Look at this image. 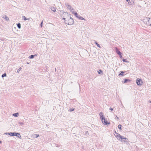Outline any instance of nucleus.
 <instances>
[{
  "label": "nucleus",
  "instance_id": "nucleus-1",
  "mask_svg": "<svg viewBox=\"0 0 151 151\" xmlns=\"http://www.w3.org/2000/svg\"><path fill=\"white\" fill-rule=\"evenodd\" d=\"M100 116V118L102 122L104 125H108L110 124V123L108 122L107 120H106L105 117L104 116V114L102 112H100L99 114Z\"/></svg>",
  "mask_w": 151,
  "mask_h": 151
},
{
  "label": "nucleus",
  "instance_id": "nucleus-2",
  "mask_svg": "<svg viewBox=\"0 0 151 151\" xmlns=\"http://www.w3.org/2000/svg\"><path fill=\"white\" fill-rule=\"evenodd\" d=\"M65 22H66V24L69 25L73 24L74 22L73 19L71 17H70V19L68 20H65Z\"/></svg>",
  "mask_w": 151,
  "mask_h": 151
},
{
  "label": "nucleus",
  "instance_id": "nucleus-3",
  "mask_svg": "<svg viewBox=\"0 0 151 151\" xmlns=\"http://www.w3.org/2000/svg\"><path fill=\"white\" fill-rule=\"evenodd\" d=\"M9 134H10L11 136H16L20 138V139H21V136L20 135V134L16 132H12L11 133Z\"/></svg>",
  "mask_w": 151,
  "mask_h": 151
},
{
  "label": "nucleus",
  "instance_id": "nucleus-4",
  "mask_svg": "<svg viewBox=\"0 0 151 151\" xmlns=\"http://www.w3.org/2000/svg\"><path fill=\"white\" fill-rule=\"evenodd\" d=\"M120 139H121L120 141L122 142H127L128 141V139L127 138L123 137L122 136V137L119 138L118 140H119Z\"/></svg>",
  "mask_w": 151,
  "mask_h": 151
},
{
  "label": "nucleus",
  "instance_id": "nucleus-5",
  "mask_svg": "<svg viewBox=\"0 0 151 151\" xmlns=\"http://www.w3.org/2000/svg\"><path fill=\"white\" fill-rule=\"evenodd\" d=\"M136 82L137 85L138 86L142 85L143 83V82L142 80L141 79L139 78H137V79Z\"/></svg>",
  "mask_w": 151,
  "mask_h": 151
},
{
  "label": "nucleus",
  "instance_id": "nucleus-6",
  "mask_svg": "<svg viewBox=\"0 0 151 151\" xmlns=\"http://www.w3.org/2000/svg\"><path fill=\"white\" fill-rule=\"evenodd\" d=\"M114 131L115 133V134H114L115 136L118 139L120 137H122V136L121 135L119 134L116 132L115 130Z\"/></svg>",
  "mask_w": 151,
  "mask_h": 151
},
{
  "label": "nucleus",
  "instance_id": "nucleus-7",
  "mask_svg": "<svg viewBox=\"0 0 151 151\" xmlns=\"http://www.w3.org/2000/svg\"><path fill=\"white\" fill-rule=\"evenodd\" d=\"M115 50L116 53L119 55L121 56L122 54L121 52L119 51V49L116 47L115 48Z\"/></svg>",
  "mask_w": 151,
  "mask_h": 151
},
{
  "label": "nucleus",
  "instance_id": "nucleus-8",
  "mask_svg": "<svg viewBox=\"0 0 151 151\" xmlns=\"http://www.w3.org/2000/svg\"><path fill=\"white\" fill-rule=\"evenodd\" d=\"M65 5L66 6L68 9H69L70 10V11L72 12V10H71V8H72V7L69 4H68V3H65Z\"/></svg>",
  "mask_w": 151,
  "mask_h": 151
},
{
  "label": "nucleus",
  "instance_id": "nucleus-9",
  "mask_svg": "<svg viewBox=\"0 0 151 151\" xmlns=\"http://www.w3.org/2000/svg\"><path fill=\"white\" fill-rule=\"evenodd\" d=\"M131 81L130 80L127 79H124V80L122 81V83H126L129 82H130Z\"/></svg>",
  "mask_w": 151,
  "mask_h": 151
},
{
  "label": "nucleus",
  "instance_id": "nucleus-10",
  "mask_svg": "<svg viewBox=\"0 0 151 151\" xmlns=\"http://www.w3.org/2000/svg\"><path fill=\"white\" fill-rule=\"evenodd\" d=\"M149 18L145 17V18L143 19V22L145 23H146L147 24V23L148 22V19Z\"/></svg>",
  "mask_w": 151,
  "mask_h": 151
},
{
  "label": "nucleus",
  "instance_id": "nucleus-11",
  "mask_svg": "<svg viewBox=\"0 0 151 151\" xmlns=\"http://www.w3.org/2000/svg\"><path fill=\"white\" fill-rule=\"evenodd\" d=\"M148 20V22L147 23V24L149 26H151V18H149Z\"/></svg>",
  "mask_w": 151,
  "mask_h": 151
},
{
  "label": "nucleus",
  "instance_id": "nucleus-12",
  "mask_svg": "<svg viewBox=\"0 0 151 151\" xmlns=\"http://www.w3.org/2000/svg\"><path fill=\"white\" fill-rule=\"evenodd\" d=\"M125 71H121L119 72L120 73L119 74L118 76H124V73H125Z\"/></svg>",
  "mask_w": 151,
  "mask_h": 151
},
{
  "label": "nucleus",
  "instance_id": "nucleus-13",
  "mask_svg": "<svg viewBox=\"0 0 151 151\" xmlns=\"http://www.w3.org/2000/svg\"><path fill=\"white\" fill-rule=\"evenodd\" d=\"M51 10L54 12H56V9L55 7L53 6H51L50 7Z\"/></svg>",
  "mask_w": 151,
  "mask_h": 151
},
{
  "label": "nucleus",
  "instance_id": "nucleus-14",
  "mask_svg": "<svg viewBox=\"0 0 151 151\" xmlns=\"http://www.w3.org/2000/svg\"><path fill=\"white\" fill-rule=\"evenodd\" d=\"M39 136V135L38 134H35L32 135V137L33 138H37Z\"/></svg>",
  "mask_w": 151,
  "mask_h": 151
},
{
  "label": "nucleus",
  "instance_id": "nucleus-15",
  "mask_svg": "<svg viewBox=\"0 0 151 151\" xmlns=\"http://www.w3.org/2000/svg\"><path fill=\"white\" fill-rule=\"evenodd\" d=\"M77 18L79 20H85V19L84 18L81 17V16L80 15H79L78 16V17Z\"/></svg>",
  "mask_w": 151,
  "mask_h": 151
},
{
  "label": "nucleus",
  "instance_id": "nucleus-16",
  "mask_svg": "<svg viewBox=\"0 0 151 151\" xmlns=\"http://www.w3.org/2000/svg\"><path fill=\"white\" fill-rule=\"evenodd\" d=\"M94 43L97 45V46L98 47H99L100 48H101V47L100 46V45L98 44L96 40H94Z\"/></svg>",
  "mask_w": 151,
  "mask_h": 151
},
{
  "label": "nucleus",
  "instance_id": "nucleus-17",
  "mask_svg": "<svg viewBox=\"0 0 151 151\" xmlns=\"http://www.w3.org/2000/svg\"><path fill=\"white\" fill-rule=\"evenodd\" d=\"M72 13L73 14H74V15L76 16V17L77 18L78 17V16H79V15H78V13L76 12H74L73 11V12H72Z\"/></svg>",
  "mask_w": 151,
  "mask_h": 151
},
{
  "label": "nucleus",
  "instance_id": "nucleus-18",
  "mask_svg": "<svg viewBox=\"0 0 151 151\" xmlns=\"http://www.w3.org/2000/svg\"><path fill=\"white\" fill-rule=\"evenodd\" d=\"M12 115L15 117H17L19 116V113L18 112L16 113L13 114Z\"/></svg>",
  "mask_w": 151,
  "mask_h": 151
},
{
  "label": "nucleus",
  "instance_id": "nucleus-19",
  "mask_svg": "<svg viewBox=\"0 0 151 151\" xmlns=\"http://www.w3.org/2000/svg\"><path fill=\"white\" fill-rule=\"evenodd\" d=\"M35 56H36V55H32L29 57V58L30 59H32V58H34Z\"/></svg>",
  "mask_w": 151,
  "mask_h": 151
},
{
  "label": "nucleus",
  "instance_id": "nucleus-20",
  "mask_svg": "<svg viewBox=\"0 0 151 151\" xmlns=\"http://www.w3.org/2000/svg\"><path fill=\"white\" fill-rule=\"evenodd\" d=\"M123 59L122 60L123 62H126V63H128L129 62L127 61V59H124L123 58H122Z\"/></svg>",
  "mask_w": 151,
  "mask_h": 151
},
{
  "label": "nucleus",
  "instance_id": "nucleus-21",
  "mask_svg": "<svg viewBox=\"0 0 151 151\" xmlns=\"http://www.w3.org/2000/svg\"><path fill=\"white\" fill-rule=\"evenodd\" d=\"M60 12H62L63 14H67V15H68V13H67V12H64L63 11V10L60 11Z\"/></svg>",
  "mask_w": 151,
  "mask_h": 151
},
{
  "label": "nucleus",
  "instance_id": "nucleus-22",
  "mask_svg": "<svg viewBox=\"0 0 151 151\" xmlns=\"http://www.w3.org/2000/svg\"><path fill=\"white\" fill-rule=\"evenodd\" d=\"M17 27L18 28L20 29L21 28V24L20 23H18L17 24Z\"/></svg>",
  "mask_w": 151,
  "mask_h": 151
},
{
  "label": "nucleus",
  "instance_id": "nucleus-23",
  "mask_svg": "<svg viewBox=\"0 0 151 151\" xmlns=\"http://www.w3.org/2000/svg\"><path fill=\"white\" fill-rule=\"evenodd\" d=\"M22 17H23V20L24 21H26L27 20H29V19L27 18L24 16H23Z\"/></svg>",
  "mask_w": 151,
  "mask_h": 151
},
{
  "label": "nucleus",
  "instance_id": "nucleus-24",
  "mask_svg": "<svg viewBox=\"0 0 151 151\" xmlns=\"http://www.w3.org/2000/svg\"><path fill=\"white\" fill-rule=\"evenodd\" d=\"M121 127L122 125L121 124H119L118 125V127L120 130H122Z\"/></svg>",
  "mask_w": 151,
  "mask_h": 151
},
{
  "label": "nucleus",
  "instance_id": "nucleus-25",
  "mask_svg": "<svg viewBox=\"0 0 151 151\" xmlns=\"http://www.w3.org/2000/svg\"><path fill=\"white\" fill-rule=\"evenodd\" d=\"M98 72L99 74H100L101 73H103L101 69L99 70L98 71Z\"/></svg>",
  "mask_w": 151,
  "mask_h": 151
},
{
  "label": "nucleus",
  "instance_id": "nucleus-26",
  "mask_svg": "<svg viewBox=\"0 0 151 151\" xmlns=\"http://www.w3.org/2000/svg\"><path fill=\"white\" fill-rule=\"evenodd\" d=\"M5 16H4L3 18H4L7 21L9 20V18L7 17L6 15H5Z\"/></svg>",
  "mask_w": 151,
  "mask_h": 151
},
{
  "label": "nucleus",
  "instance_id": "nucleus-27",
  "mask_svg": "<svg viewBox=\"0 0 151 151\" xmlns=\"http://www.w3.org/2000/svg\"><path fill=\"white\" fill-rule=\"evenodd\" d=\"M6 73H4L3 74H2L1 76V77L2 78H3L4 77H6Z\"/></svg>",
  "mask_w": 151,
  "mask_h": 151
},
{
  "label": "nucleus",
  "instance_id": "nucleus-28",
  "mask_svg": "<svg viewBox=\"0 0 151 151\" xmlns=\"http://www.w3.org/2000/svg\"><path fill=\"white\" fill-rule=\"evenodd\" d=\"M75 109L74 108H70L69 109V110H68L69 111L71 112L73 111Z\"/></svg>",
  "mask_w": 151,
  "mask_h": 151
},
{
  "label": "nucleus",
  "instance_id": "nucleus-29",
  "mask_svg": "<svg viewBox=\"0 0 151 151\" xmlns=\"http://www.w3.org/2000/svg\"><path fill=\"white\" fill-rule=\"evenodd\" d=\"M85 135L86 136L89 135L88 132L87 131L86 132Z\"/></svg>",
  "mask_w": 151,
  "mask_h": 151
},
{
  "label": "nucleus",
  "instance_id": "nucleus-30",
  "mask_svg": "<svg viewBox=\"0 0 151 151\" xmlns=\"http://www.w3.org/2000/svg\"><path fill=\"white\" fill-rule=\"evenodd\" d=\"M22 69V68H21V67H20L18 70H17V73H19V71H20V70H21Z\"/></svg>",
  "mask_w": 151,
  "mask_h": 151
},
{
  "label": "nucleus",
  "instance_id": "nucleus-31",
  "mask_svg": "<svg viewBox=\"0 0 151 151\" xmlns=\"http://www.w3.org/2000/svg\"><path fill=\"white\" fill-rule=\"evenodd\" d=\"M10 133H11V132H6V133H4V134H6V135L8 134L9 135L11 136L10 134H10Z\"/></svg>",
  "mask_w": 151,
  "mask_h": 151
},
{
  "label": "nucleus",
  "instance_id": "nucleus-32",
  "mask_svg": "<svg viewBox=\"0 0 151 151\" xmlns=\"http://www.w3.org/2000/svg\"><path fill=\"white\" fill-rule=\"evenodd\" d=\"M133 1H130V2L129 3H128L129 4H132L133 3Z\"/></svg>",
  "mask_w": 151,
  "mask_h": 151
},
{
  "label": "nucleus",
  "instance_id": "nucleus-33",
  "mask_svg": "<svg viewBox=\"0 0 151 151\" xmlns=\"http://www.w3.org/2000/svg\"><path fill=\"white\" fill-rule=\"evenodd\" d=\"M19 124L21 125H23L24 124V123L22 122H19Z\"/></svg>",
  "mask_w": 151,
  "mask_h": 151
},
{
  "label": "nucleus",
  "instance_id": "nucleus-34",
  "mask_svg": "<svg viewBox=\"0 0 151 151\" xmlns=\"http://www.w3.org/2000/svg\"><path fill=\"white\" fill-rule=\"evenodd\" d=\"M42 24H43V22L42 21V22H41V23L40 24V26H41V27H42Z\"/></svg>",
  "mask_w": 151,
  "mask_h": 151
},
{
  "label": "nucleus",
  "instance_id": "nucleus-35",
  "mask_svg": "<svg viewBox=\"0 0 151 151\" xmlns=\"http://www.w3.org/2000/svg\"><path fill=\"white\" fill-rule=\"evenodd\" d=\"M126 1L128 2V3H129L130 2V1H133V0H126Z\"/></svg>",
  "mask_w": 151,
  "mask_h": 151
},
{
  "label": "nucleus",
  "instance_id": "nucleus-36",
  "mask_svg": "<svg viewBox=\"0 0 151 151\" xmlns=\"http://www.w3.org/2000/svg\"><path fill=\"white\" fill-rule=\"evenodd\" d=\"M109 110L111 111H112L113 110V109L111 107H110L109 109Z\"/></svg>",
  "mask_w": 151,
  "mask_h": 151
},
{
  "label": "nucleus",
  "instance_id": "nucleus-37",
  "mask_svg": "<svg viewBox=\"0 0 151 151\" xmlns=\"http://www.w3.org/2000/svg\"><path fill=\"white\" fill-rule=\"evenodd\" d=\"M71 10H72V11H73L74 10V9L73 8H71Z\"/></svg>",
  "mask_w": 151,
  "mask_h": 151
},
{
  "label": "nucleus",
  "instance_id": "nucleus-38",
  "mask_svg": "<svg viewBox=\"0 0 151 151\" xmlns=\"http://www.w3.org/2000/svg\"><path fill=\"white\" fill-rule=\"evenodd\" d=\"M116 117L117 119H119V117H118L117 116H116Z\"/></svg>",
  "mask_w": 151,
  "mask_h": 151
},
{
  "label": "nucleus",
  "instance_id": "nucleus-39",
  "mask_svg": "<svg viewBox=\"0 0 151 151\" xmlns=\"http://www.w3.org/2000/svg\"><path fill=\"white\" fill-rule=\"evenodd\" d=\"M120 58H122V56L121 55V56H120Z\"/></svg>",
  "mask_w": 151,
  "mask_h": 151
},
{
  "label": "nucleus",
  "instance_id": "nucleus-40",
  "mask_svg": "<svg viewBox=\"0 0 151 151\" xmlns=\"http://www.w3.org/2000/svg\"><path fill=\"white\" fill-rule=\"evenodd\" d=\"M63 19L65 20V18H63Z\"/></svg>",
  "mask_w": 151,
  "mask_h": 151
},
{
  "label": "nucleus",
  "instance_id": "nucleus-41",
  "mask_svg": "<svg viewBox=\"0 0 151 151\" xmlns=\"http://www.w3.org/2000/svg\"><path fill=\"white\" fill-rule=\"evenodd\" d=\"M2 142L0 140V144H1V143Z\"/></svg>",
  "mask_w": 151,
  "mask_h": 151
},
{
  "label": "nucleus",
  "instance_id": "nucleus-42",
  "mask_svg": "<svg viewBox=\"0 0 151 151\" xmlns=\"http://www.w3.org/2000/svg\"><path fill=\"white\" fill-rule=\"evenodd\" d=\"M149 102L150 103H151V101H150Z\"/></svg>",
  "mask_w": 151,
  "mask_h": 151
},
{
  "label": "nucleus",
  "instance_id": "nucleus-43",
  "mask_svg": "<svg viewBox=\"0 0 151 151\" xmlns=\"http://www.w3.org/2000/svg\"><path fill=\"white\" fill-rule=\"evenodd\" d=\"M28 1H29L30 0H27Z\"/></svg>",
  "mask_w": 151,
  "mask_h": 151
},
{
  "label": "nucleus",
  "instance_id": "nucleus-44",
  "mask_svg": "<svg viewBox=\"0 0 151 151\" xmlns=\"http://www.w3.org/2000/svg\"><path fill=\"white\" fill-rule=\"evenodd\" d=\"M29 63H27V64H28Z\"/></svg>",
  "mask_w": 151,
  "mask_h": 151
}]
</instances>
